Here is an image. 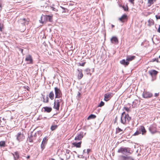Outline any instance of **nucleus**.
<instances>
[{
	"label": "nucleus",
	"instance_id": "f257e3e1",
	"mask_svg": "<svg viewBox=\"0 0 160 160\" xmlns=\"http://www.w3.org/2000/svg\"><path fill=\"white\" fill-rule=\"evenodd\" d=\"M131 119V118L129 117L128 114H126L125 112H123L122 114L121 117V122L123 124L128 123Z\"/></svg>",
	"mask_w": 160,
	"mask_h": 160
},
{
	"label": "nucleus",
	"instance_id": "f03ea898",
	"mask_svg": "<svg viewBox=\"0 0 160 160\" xmlns=\"http://www.w3.org/2000/svg\"><path fill=\"white\" fill-rule=\"evenodd\" d=\"M53 15H42L41 17L40 22L42 23H46L48 21L51 22L52 21Z\"/></svg>",
	"mask_w": 160,
	"mask_h": 160
},
{
	"label": "nucleus",
	"instance_id": "7ed1b4c3",
	"mask_svg": "<svg viewBox=\"0 0 160 160\" xmlns=\"http://www.w3.org/2000/svg\"><path fill=\"white\" fill-rule=\"evenodd\" d=\"M61 103L63 104V101L62 99L60 98L54 101L53 108L57 110L58 111L59 109L60 105Z\"/></svg>",
	"mask_w": 160,
	"mask_h": 160
},
{
	"label": "nucleus",
	"instance_id": "20e7f679",
	"mask_svg": "<svg viewBox=\"0 0 160 160\" xmlns=\"http://www.w3.org/2000/svg\"><path fill=\"white\" fill-rule=\"evenodd\" d=\"M141 132L142 135L145 134L146 132V130L144 127L142 126H141L140 127H139V128L138 129V131H137L133 135H138L139 134H141Z\"/></svg>",
	"mask_w": 160,
	"mask_h": 160
},
{
	"label": "nucleus",
	"instance_id": "39448f33",
	"mask_svg": "<svg viewBox=\"0 0 160 160\" xmlns=\"http://www.w3.org/2000/svg\"><path fill=\"white\" fill-rule=\"evenodd\" d=\"M55 98H60L62 97V94L60 89L56 87L54 88Z\"/></svg>",
	"mask_w": 160,
	"mask_h": 160
},
{
	"label": "nucleus",
	"instance_id": "423d86ee",
	"mask_svg": "<svg viewBox=\"0 0 160 160\" xmlns=\"http://www.w3.org/2000/svg\"><path fill=\"white\" fill-rule=\"evenodd\" d=\"M118 153H120L122 154H123L124 153H128L130 154H131V153L130 152V149L126 147L120 148L118 149Z\"/></svg>",
	"mask_w": 160,
	"mask_h": 160
},
{
	"label": "nucleus",
	"instance_id": "0eeeda50",
	"mask_svg": "<svg viewBox=\"0 0 160 160\" xmlns=\"http://www.w3.org/2000/svg\"><path fill=\"white\" fill-rule=\"evenodd\" d=\"M16 139L19 142L22 141L25 138V136L23 133L19 132L16 136Z\"/></svg>",
	"mask_w": 160,
	"mask_h": 160
},
{
	"label": "nucleus",
	"instance_id": "6e6552de",
	"mask_svg": "<svg viewBox=\"0 0 160 160\" xmlns=\"http://www.w3.org/2000/svg\"><path fill=\"white\" fill-rule=\"evenodd\" d=\"M119 160H134L133 158L130 156L127 155H120L119 157Z\"/></svg>",
	"mask_w": 160,
	"mask_h": 160
},
{
	"label": "nucleus",
	"instance_id": "1a4fd4ad",
	"mask_svg": "<svg viewBox=\"0 0 160 160\" xmlns=\"http://www.w3.org/2000/svg\"><path fill=\"white\" fill-rule=\"evenodd\" d=\"M153 96V94L147 91H144L142 93V96L144 98H150Z\"/></svg>",
	"mask_w": 160,
	"mask_h": 160
},
{
	"label": "nucleus",
	"instance_id": "9d476101",
	"mask_svg": "<svg viewBox=\"0 0 160 160\" xmlns=\"http://www.w3.org/2000/svg\"><path fill=\"white\" fill-rule=\"evenodd\" d=\"M25 61L28 62V64H32L33 63V59L32 56L30 55H28L26 56Z\"/></svg>",
	"mask_w": 160,
	"mask_h": 160
},
{
	"label": "nucleus",
	"instance_id": "9b49d317",
	"mask_svg": "<svg viewBox=\"0 0 160 160\" xmlns=\"http://www.w3.org/2000/svg\"><path fill=\"white\" fill-rule=\"evenodd\" d=\"M157 129L156 125H153L149 128V130L152 134H154L157 132Z\"/></svg>",
	"mask_w": 160,
	"mask_h": 160
},
{
	"label": "nucleus",
	"instance_id": "f8f14e48",
	"mask_svg": "<svg viewBox=\"0 0 160 160\" xmlns=\"http://www.w3.org/2000/svg\"><path fill=\"white\" fill-rule=\"evenodd\" d=\"M113 94L112 93H108L104 95V100L106 101H108L112 96Z\"/></svg>",
	"mask_w": 160,
	"mask_h": 160
},
{
	"label": "nucleus",
	"instance_id": "ddd939ff",
	"mask_svg": "<svg viewBox=\"0 0 160 160\" xmlns=\"http://www.w3.org/2000/svg\"><path fill=\"white\" fill-rule=\"evenodd\" d=\"M83 137V132H81L78 135L77 137H75L74 140L76 141L81 140Z\"/></svg>",
	"mask_w": 160,
	"mask_h": 160
},
{
	"label": "nucleus",
	"instance_id": "4468645a",
	"mask_svg": "<svg viewBox=\"0 0 160 160\" xmlns=\"http://www.w3.org/2000/svg\"><path fill=\"white\" fill-rule=\"evenodd\" d=\"M77 71L78 72V79H80L83 76L82 70L81 69H78Z\"/></svg>",
	"mask_w": 160,
	"mask_h": 160
},
{
	"label": "nucleus",
	"instance_id": "2eb2a0df",
	"mask_svg": "<svg viewBox=\"0 0 160 160\" xmlns=\"http://www.w3.org/2000/svg\"><path fill=\"white\" fill-rule=\"evenodd\" d=\"M149 73L152 76H153L156 75L158 72L155 70H152L148 71Z\"/></svg>",
	"mask_w": 160,
	"mask_h": 160
},
{
	"label": "nucleus",
	"instance_id": "dca6fc26",
	"mask_svg": "<svg viewBox=\"0 0 160 160\" xmlns=\"http://www.w3.org/2000/svg\"><path fill=\"white\" fill-rule=\"evenodd\" d=\"M82 142L81 141L78 142H74L72 143V145L77 148H80L81 147V144Z\"/></svg>",
	"mask_w": 160,
	"mask_h": 160
},
{
	"label": "nucleus",
	"instance_id": "f3484780",
	"mask_svg": "<svg viewBox=\"0 0 160 160\" xmlns=\"http://www.w3.org/2000/svg\"><path fill=\"white\" fill-rule=\"evenodd\" d=\"M42 109L44 110V112L49 113L52 110V108L51 107H45L42 108Z\"/></svg>",
	"mask_w": 160,
	"mask_h": 160
},
{
	"label": "nucleus",
	"instance_id": "a211bd4d",
	"mask_svg": "<svg viewBox=\"0 0 160 160\" xmlns=\"http://www.w3.org/2000/svg\"><path fill=\"white\" fill-rule=\"evenodd\" d=\"M127 19V15L125 14L123 15L120 18H119V20L122 22H124L125 20Z\"/></svg>",
	"mask_w": 160,
	"mask_h": 160
},
{
	"label": "nucleus",
	"instance_id": "6ab92c4d",
	"mask_svg": "<svg viewBox=\"0 0 160 160\" xmlns=\"http://www.w3.org/2000/svg\"><path fill=\"white\" fill-rule=\"evenodd\" d=\"M136 57L134 56H128L127 57V59L126 60L128 61V62L132 61L135 59Z\"/></svg>",
	"mask_w": 160,
	"mask_h": 160
},
{
	"label": "nucleus",
	"instance_id": "aec40b11",
	"mask_svg": "<svg viewBox=\"0 0 160 160\" xmlns=\"http://www.w3.org/2000/svg\"><path fill=\"white\" fill-rule=\"evenodd\" d=\"M124 133V131L118 127L116 128V133H119L120 134H123Z\"/></svg>",
	"mask_w": 160,
	"mask_h": 160
},
{
	"label": "nucleus",
	"instance_id": "412c9836",
	"mask_svg": "<svg viewBox=\"0 0 160 160\" xmlns=\"http://www.w3.org/2000/svg\"><path fill=\"white\" fill-rule=\"evenodd\" d=\"M111 41L112 43H118V39L116 37H113L111 39Z\"/></svg>",
	"mask_w": 160,
	"mask_h": 160
},
{
	"label": "nucleus",
	"instance_id": "4be33fe9",
	"mask_svg": "<svg viewBox=\"0 0 160 160\" xmlns=\"http://www.w3.org/2000/svg\"><path fill=\"white\" fill-rule=\"evenodd\" d=\"M120 62L121 64H122L125 66H128L129 63V62L128 61H126L125 59H122L120 61Z\"/></svg>",
	"mask_w": 160,
	"mask_h": 160
},
{
	"label": "nucleus",
	"instance_id": "5701e85b",
	"mask_svg": "<svg viewBox=\"0 0 160 160\" xmlns=\"http://www.w3.org/2000/svg\"><path fill=\"white\" fill-rule=\"evenodd\" d=\"M157 0H148L147 5L148 7H150L153 4L154 2H156Z\"/></svg>",
	"mask_w": 160,
	"mask_h": 160
},
{
	"label": "nucleus",
	"instance_id": "b1692460",
	"mask_svg": "<svg viewBox=\"0 0 160 160\" xmlns=\"http://www.w3.org/2000/svg\"><path fill=\"white\" fill-rule=\"evenodd\" d=\"M27 20L25 18H21L18 20V22L19 23L25 25L26 23Z\"/></svg>",
	"mask_w": 160,
	"mask_h": 160
},
{
	"label": "nucleus",
	"instance_id": "393cba45",
	"mask_svg": "<svg viewBox=\"0 0 160 160\" xmlns=\"http://www.w3.org/2000/svg\"><path fill=\"white\" fill-rule=\"evenodd\" d=\"M49 97L50 99L52 100L54 98V95L53 91H51L49 94Z\"/></svg>",
	"mask_w": 160,
	"mask_h": 160
},
{
	"label": "nucleus",
	"instance_id": "a878e982",
	"mask_svg": "<svg viewBox=\"0 0 160 160\" xmlns=\"http://www.w3.org/2000/svg\"><path fill=\"white\" fill-rule=\"evenodd\" d=\"M15 160L18 159L19 157L18 153L17 152H15L14 154H13Z\"/></svg>",
	"mask_w": 160,
	"mask_h": 160
},
{
	"label": "nucleus",
	"instance_id": "bb28decb",
	"mask_svg": "<svg viewBox=\"0 0 160 160\" xmlns=\"http://www.w3.org/2000/svg\"><path fill=\"white\" fill-rule=\"evenodd\" d=\"M43 102L45 103H48L49 102V98L47 96L45 97V96H44L43 97Z\"/></svg>",
	"mask_w": 160,
	"mask_h": 160
},
{
	"label": "nucleus",
	"instance_id": "cd10ccee",
	"mask_svg": "<svg viewBox=\"0 0 160 160\" xmlns=\"http://www.w3.org/2000/svg\"><path fill=\"white\" fill-rule=\"evenodd\" d=\"M58 125H52L51 126L50 129L52 131H53L56 130L58 127Z\"/></svg>",
	"mask_w": 160,
	"mask_h": 160
},
{
	"label": "nucleus",
	"instance_id": "c85d7f7f",
	"mask_svg": "<svg viewBox=\"0 0 160 160\" xmlns=\"http://www.w3.org/2000/svg\"><path fill=\"white\" fill-rule=\"evenodd\" d=\"M96 116L94 114H91L87 118V120H89L91 119H94L96 118Z\"/></svg>",
	"mask_w": 160,
	"mask_h": 160
},
{
	"label": "nucleus",
	"instance_id": "c756f323",
	"mask_svg": "<svg viewBox=\"0 0 160 160\" xmlns=\"http://www.w3.org/2000/svg\"><path fill=\"white\" fill-rule=\"evenodd\" d=\"M48 140V139H47V137H44L43 139V140H42V143L43 144H46Z\"/></svg>",
	"mask_w": 160,
	"mask_h": 160
},
{
	"label": "nucleus",
	"instance_id": "7c9ffc66",
	"mask_svg": "<svg viewBox=\"0 0 160 160\" xmlns=\"http://www.w3.org/2000/svg\"><path fill=\"white\" fill-rule=\"evenodd\" d=\"M5 142L4 141H1L0 142V146L4 147L5 146Z\"/></svg>",
	"mask_w": 160,
	"mask_h": 160
},
{
	"label": "nucleus",
	"instance_id": "2f4dec72",
	"mask_svg": "<svg viewBox=\"0 0 160 160\" xmlns=\"http://www.w3.org/2000/svg\"><path fill=\"white\" fill-rule=\"evenodd\" d=\"M61 8L63 9V10L62 11V12H66L67 11V9L66 8H65L62 7H61Z\"/></svg>",
	"mask_w": 160,
	"mask_h": 160
},
{
	"label": "nucleus",
	"instance_id": "473e14b6",
	"mask_svg": "<svg viewBox=\"0 0 160 160\" xmlns=\"http://www.w3.org/2000/svg\"><path fill=\"white\" fill-rule=\"evenodd\" d=\"M123 109L127 111L128 112H129L130 111V109L129 108L126 107H124Z\"/></svg>",
	"mask_w": 160,
	"mask_h": 160
},
{
	"label": "nucleus",
	"instance_id": "72a5a7b5",
	"mask_svg": "<svg viewBox=\"0 0 160 160\" xmlns=\"http://www.w3.org/2000/svg\"><path fill=\"white\" fill-rule=\"evenodd\" d=\"M104 105V103L102 101H101L99 104L98 105V107H101Z\"/></svg>",
	"mask_w": 160,
	"mask_h": 160
},
{
	"label": "nucleus",
	"instance_id": "f704fd0d",
	"mask_svg": "<svg viewBox=\"0 0 160 160\" xmlns=\"http://www.w3.org/2000/svg\"><path fill=\"white\" fill-rule=\"evenodd\" d=\"M86 62H84L82 63H79L78 64V66H84V65L86 64Z\"/></svg>",
	"mask_w": 160,
	"mask_h": 160
},
{
	"label": "nucleus",
	"instance_id": "c9c22d12",
	"mask_svg": "<svg viewBox=\"0 0 160 160\" xmlns=\"http://www.w3.org/2000/svg\"><path fill=\"white\" fill-rule=\"evenodd\" d=\"M122 8L124 11H128V7L127 6H123Z\"/></svg>",
	"mask_w": 160,
	"mask_h": 160
},
{
	"label": "nucleus",
	"instance_id": "e433bc0d",
	"mask_svg": "<svg viewBox=\"0 0 160 160\" xmlns=\"http://www.w3.org/2000/svg\"><path fill=\"white\" fill-rule=\"evenodd\" d=\"M45 145L46 144H43L42 143V144L41 145V148H42V149H43L44 148Z\"/></svg>",
	"mask_w": 160,
	"mask_h": 160
},
{
	"label": "nucleus",
	"instance_id": "4c0bfd02",
	"mask_svg": "<svg viewBox=\"0 0 160 160\" xmlns=\"http://www.w3.org/2000/svg\"><path fill=\"white\" fill-rule=\"evenodd\" d=\"M132 4L134 5V1L135 0H128Z\"/></svg>",
	"mask_w": 160,
	"mask_h": 160
},
{
	"label": "nucleus",
	"instance_id": "58836bf2",
	"mask_svg": "<svg viewBox=\"0 0 160 160\" xmlns=\"http://www.w3.org/2000/svg\"><path fill=\"white\" fill-rule=\"evenodd\" d=\"M155 17L157 19H160V15L158 16L157 15H156L155 16Z\"/></svg>",
	"mask_w": 160,
	"mask_h": 160
},
{
	"label": "nucleus",
	"instance_id": "ea45409f",
	"mask_svg": "<svg viewBox=\"0 0 160 160\" xmlns=\"http://www.w3.org/2000/svg\"><path fill=\"white\" fill-rule=\"evenodd\" d=\"M149 22H150L152 24H154V21L152 20H149L148 21Z\"/></svg>",
	"mask_w": 160,
	"mask_h": 160
},
{
	"label": "nucleus",
	"instance_id": "a19ab883",
	"mask_svg": "<svg viewBox=\"0 0 160 160\" xmlns=\"http://www.w3.org/2000/svg\"><path fill=\"white\" fill-rule=\"evenodd\" d=\"M3 28V26H2L1 24H0V31H2V29Z\"/></svg>",
	"mask_w": 160,
	"mask_h": 160
},
{
	"label": "nucleus",
	"instance_id": "79ce46f5",
	"mask_svg": "<svg viewBox=\"0 0 160 160\" xmlns=\"http://www.w3.org/2000/svg\"><path fill=\"white\" fill-rule=\"evenodd\" d=\"M86 72H87V73L88 74L90 73V70L88 69H87L86 70Z\"/></svg>",
	"mask_w": 160,
	"mask_h": 160
},
{
	"label": "nucleus",
	"instance_id": "37998d69",
	"mask_svg": "<svg viewBox=\"0 0 160 160\" xmlns=\"http://www.w3.org/2000/svg\"><path fill=\"white\" fill-rule=\"evenodd\" d=\"M19 49L21 51L22 53L23 54V49L20 48H19Z\"/></svg>",
	"mask_w": 160,
	"mask_h": 160
},
{
	"label": "nucleus",
	"instance_id": "c03bdc74",
	"mask_svg": "<svg viewBox=\"0 0 160 160\" xmlns=\"http://www.w3.org/2000/svg\"><path fill=\"white\" fill-rule=\"evenodd\" d=\"M157 31L158 32L160 33V25H159V27L157 30Z\"/></svg>",
	"mask_w": 160,
	"mask_h": 160
},
{
	"label": "nucleus",
	"instance_id": "a18cd8bd",
	"mask_svg": "<svg viewBox=\"0 0 160 160\" xmlns=\"http://www.w3.org/2000/svg\"><path fill=\"white\" fill-rule=\"evenodd\" d=\"M159 93H155L154 94V96L155 97H158L159 96Z\"/></svg>",
	"mask_w": 160,
	"mask_h": 160
},
{
	"label": "nucleus",
	"instance_id": "49530a36",
	"mask_svg": "<svg viewBox=\"0 0 160 160\" xmlns=\"http://www.w3.org/2000/svg\"><path fill=\"white\" fill-rule=\"evenodd\" d=\"M0 8H2V2L1 1H0Z\"/></svg>",
	"mask_w": 160,
	"mask_h": 160
},
{
	"label": "nucleus",
	"instance_id": "de8ad7c7",
	"mask_svg": "<svg viewBox=\"0 0 160 160\" xmlns=\"http://www.w3.org/2000/svg\"><path fill=\"white\" fill-rule=\"evenodd\" d=\"M29 142H33V140H32V139H31L30 138V139H29Z\"/></svg>",
	"mask_w": 160,
	"mask_h": 160
},
{
	"label": "nucleus",
	"instance_id": "09e8293b",
	"mask_svg": "<svg viewBox=\"0 0 160 160\" xmlns=\"http://www.w3.org/2000/svg\"><path fill=\"white\" fill-rule=\"evenodd\" d=\"M90 149H88L87 150V153H89V152H90Z\"/></svg>",
	"mask_w": 160,
	"mask_h": 160
},
{
	"label": "nucleus",
	"instance_id": "8fccbe9b",
	"mask_svg": "<svg viewBox=\"0 0 160 160\" xmlns=\"http://www.w3.org/2000/svg\"><path fill=\"white\" fill-rule=\"evenodd\" d=\"M78 95L79 96V97H80V96H81V93L80 92H78Z\"/></svg>",
	"mask_w": 160,
	"mask_h": 160
},
{
	"label": "nucleus",
	"instance_id": "3c124183",
	"mask_svg": "<svg viewBox=\"0 0 160 160\" xmlns=\"http://www.w3.org/2000/svg\"><path fill=\"white\" fill-rule=\"evenodd\" d=\"M153 61H156L157 62H158V60L157 59H155Z\"/></svg>",
	"mask_w": 160,
	"mask_h": 160
},
{
	"label": "nucleus",
	"instance_id": "603ef678",
	"mask_svg": "<svg viewBox=\"0 0 160 160\" xmlns=\"http://www.w3.org/2000/svg\"><path fill=\"white\" fill-rule=\"evenodd\" d=\"M30 158V156H29V155L28 156L26 157V158H27V159H29V158Z\"/></svg>",
	"mask_w": 160,
	"mask_h": 160
},
{
	"label": "nucleus",
	"instance_id": "864d4df0",
	"mask_svg": "<svg viewBox=\"0 0 160 160\" xmlns=\"http://www.w3.org/2000/svg\"><path fill=\"white\" fill-rule=\"evenodd\" d=\"M117 117H116L115 118L114 122H116L117 121Z\"/></svg>",
	"mask_w": 160,
	"mask_h": 160
},
{
	"label": "nucleus",
	"instance_id": "5fc2aeb1",
	"mask_svg": "<svg viewBox=\"0 0 160 160\" xmlns=\"http://www.w3.org/2000/svg\"><path fill=\"white\" fill-rule=\"evenodd\" d=\"M70 151L69 150H67V151H66V152H67V153H69V152Z\"/></svg>",
	"mask_w": 160,
	"mask_h": 160
},
{
	"label": "nucleus",
	"instance_id": "6e6d98bb",
	"mask_svg": "<svg viewBox=\"0 0 160 160\" xmlns=\"http://www.w3.org/2000/svg\"><path fill=\"white\" fill-rule=\"evenodd\" d=\"M114 27V26L113 25H112V28H113V27Z\"/></svg>",
	"mask_w": 160,
	"mask_h": 160
},
{
	"label": "nucleus",
	"instance_id": "4d7b16f0",
	"mask_svg": "<svg viewBox=\"0 0 160 160\" xmlns=\"http://www.w3.org/2000/svg\"><path fill=\"white\" fill-rule=\"evenodd\" d=\"M60 160H64V159L63 158H60Z\"/></svg>",
	"mask_w": 160,
	"mask_h": 160
},
{
	"label": "nucleus",
	"instance_id": "13d9d810",
	"mask_svg": "<svg viewBox=\"0 0 160 160\" xmlns=\"http://www.w3.org/2000/svg\"><path fill=\"white\" fill-rule=\"evenodd\" d=\"M49 160H55L54 159H53L51 158V159H49Z\"/></svg>",
	"mask_w": 160,
	"mask_h": 160
},
{
	"label": "nucleus",
	"instance_id": "bf43d9fd",
	"mask_svg": "<svg viewBox=\"0 0 160 160\" xmlns=\"http://www.w3.org/2000/svg\"><path fill=\"white\" fill-rule=\"evenodd\" d=\"M159 58H160V56H159Z\"/></svg>",
	"mask_w": 160,
	"mask_h": 160
}]
</instances>
